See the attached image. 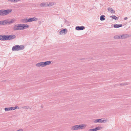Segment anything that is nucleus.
Segmentation results:
<instances>
[{
    "mask_svg": "<svg viewBox=\"0 0 131 131\" xmlns=\"http://www.w3.org/2000/svg\"><path fill=\"white\" fill-rule=\"evenodd\" d=\"M3 35H0V40H3Z\"/></svg>",
    "mask_w": 131,
    "mask_h": 131,
    "instance_id": "c756f323",
    "label": "nucleus"
},
{
    "mask_svg": "<svg viewBox=\"0 0 131 131\" xmlns=\"http://www.w3.org/2000/svg\"><path fill=\"white\" fill-rule=\"evenodd\" d=\"M30 21L32 22L34 21H35L37 20H38V19L36 17H34L33 18H30Z\"/></svg>",
    "mask_w": 131,
    "mask_h": 131,
    "instance_id": "aec40b11",
    "label": "nucleus"
},
{
    "mask_svg": "<svg viewBox=\"0 0 131 131\" xmlns=\"http://www.w3.org/2000/svg\"><path fill=\"white\" fill-rule=\"evenodd\" d=\"M79 129H83L85 128L86 126V125L85 124L78 125Z\"/></svg>",
    "mask_w": 131,
    "mask_h": 131,
    "instance_id": "9b49d317",
    "label": "nucleus"
},
{
    "mask_svg": "<svg viewBox=\"0 0 131 131\" xmlns=\"http://www.w3.org/2000/svg\"><path fill=\"white\" fill-rule=\"evenodd\" d=\"M88 131H95V128L90 129Z\"/></svg>",
    "mask_w": 131,
    "mask_h": 131,
    "instance_id": "bb28decb",
    "label": "nucleus"
},
{
    "mask_svg": "<svg viewBox=\"0 0 131 131\" xmlns=\"http://www.w3.org/2000/svg\"><path fill=\"white\" fill-rule=\"evenodd\" d=\"M102 128V127H96L95 128V131H96L97 130H99L101 129Z\"/></svg>",
    "mask_w": 131,
    "mask_h": 131,
    "instance_id": "b1692460",
    "label": "nucleus"
},
{
    "mask_svg": "<svg viewBox=\"0 0 131 131\" xmlns=\"http://www.w3.org/2000/svg\"><path fill=\"white\" fill-rule=\"evenodd\" d=\"M21 21L23 23H26V18L22 19L21 20Z\"/></svg>",
    "mask_w": 131,
    "mask_h": 131,
    "instance_id": "393cba45",
    "label": "nucleus"
},
{
    "mask_svg": "<svg viewBox=\"0 0 131 131\" xmlns=\"http://www.w3.org/2000/svg\"><path fill=\"white\" fill-rule=\"evenodd\" d=\"M56 4V3L54 2H49L48 4L47 3V6H52Z\"/></svg>",
    "mask_w": 131,
    "mask_h": 131,
    "instance_id": "412c9836",
    "label": "nucleus"
},
{
    "mask_svg": "<svg viewBox=\"0 0 131 131\" xmlns=\"http://www.w3.org/2000/svg\"><path fill=\"white\" fill-rule=\"evenodd\" d=\"M67 32V30L66 29H64L61 30V31L59 32V33L60 34H62L64 33V34H66Z\"/></svg>",
    "mask_w": 131,
    "mask_h": 131,
    "instance_id": "6e6552de",
    "label": "nucleus"
},
{
    "mask_svg": "<svg viewBox=\"0 0 131 131\" xmlns=\"http://www.w3.org/2000/svg\"><path fill=\"white\" fill-rule=\"evenodd\" d=\"M51 63V61H46L45 62H41L37 63L36 65L37 67H43L45 66L50 64Z\"/></svg>",
    "mask_w": 131,
    "mask_h": 131,
    "instance_id": "f03ea898",
    "label": "nucleus"
},
{
    "mask_svg": "<svg viewBox=\"0 0 131 131\" xmlns=\"http://www.w3.org/2000/svg\"><path fill=\"white\" fill-rule=\"evenodd\" d=\"M85 27L84 26H77L76 27V29L77 30H82L84 29Z\"/></svg>",
    "mask_w": 131,
    "mask_h": 131,
    "instance_id": "0eeeda50",
    "label": "nucleus"
},
{
    "mask_svg": "<svg viewBox=\"0 0 131 131\" xmlns=\"http://www.w3.org/2000/svg\"><path fill=\"white\" fill-rule=\"evenodd\" d=\"M30 18L28 19L26 18V23L28 22H31Z\"/></svg>",
    "mask_w": 131,
    "mask_h": 131,
    "instance_id": "a878e982",
    "label": "nucleus"
},
{
    "mask_svg": "<svg viewBox=\"0 0 131 131\" xmlns=\"http://www.w3.org/2000/svg\"><path fill=\"white\" fill-rule=\"evenodd\" d=\"M124 83V85H128L129 83Z\"/></svg>",
    "mask_w": 131,
    "mask_h": 131,
    "instance_id": "2f4dec72",
    "label": "nucleus"
},
{
    "mask_svg": "<svg viewBox=\"0 0 131 131\" xmlns=\"http://www.w3.org/2000/svg\"><path fill=\"white\" fill-rule=\"evenodd\" d=\"M79 129L78 125L73 126L71 127V130H76Z\"/></svg>",
    "mask_w": 131,
    "mask_h": 131,
    "instance_id": "9d476101",
    "label": "nucleus"
},
{
    "mask_svg": "<svg viewBox=\"0 0 131 131\" xmlns=\"http://www.w3.org/2000/svg\"><path fill=\"white\" fill-rule=\"evenodd\" d=\"M103 118L97 119L94 121V122L95 123H103L104 122H105V120H103Z\"/></svg>",
    "mask_w": 131,
    "mask_h": 131,
    "instance_id": "423d86ee",
    "label": "nucleus"
},
{
    "mask_svg": "<svg viewBox=\"0 0 131 131\" xmlns=\"http://www.w3.org/2000/svg\"><path fill=\"white\" fill-rule=\"evenodd\" d=\"M13 110H14L17 108H19V107L18 106H16L15 107H13Z\"/></svg>",
    "mask_w": 131,
    "mask_h": 131,
    "instance_id": "c85d7f7f",
    "label": "nucleus"
},
{
    "mask_svg": "<svg viewBox=\"0 0 131 131\" xmlns=\"http://www.w3.org/2000/svg\"><path fill=\"white\" fill-rule=\"evenodd\" d=\"M121 35H115L114 37V38L115 39H122Z\"/></svg>",
    "mask_w": 131,
    "mask_h": 131,
    "instance_id": "6ab92c4d",
    "label": "nucleus"
},
{
    "mask_svg": "<svg viewBox=\"0 0 131 131\" xmlns=\"http://www.w3.org/2000/svg\"><path fill=\"white\" fill-rule=\"evenodd\" d=\"M22 28L23 30L24 29H26L29 27V26L27 24H22Z\"/></svg>",
    "mask_w": 131,
    "mask_h": 131,
    "instance_id": "4468645a",
    "label": "nucleus"
},
{
    "mask_svg": "<svg viewBox=\"0 0 131 131\" xmlns=\"http://www.w3.org/2000/svg\"><path fill=\"white\" fill-rule=\"evenodd\" d=\"M3 41L8 40V35H3Z\"/></svg>",
    "mask_w": 131,
    "mask_h": 131,
    "instance_id": "2eb2a0df",
    "label": "nucleus"
},
{
    "mask_svg": "<svg viewBox=\"0 0 131 131\" xmlns=\"http://www.w3.org/2000/svg\"><path fill=\"white\" fill-rule=\"evenodd\" d=\"M5 111L13 110V107H6L4 108Z\"/></svg>",
    "mask_w": 131,
    "mask_h": 131,
    "instance_id": "dca6fc26",
    "label": "nucleus"
},
{
    "mask_svg": "<svg viewBox=\"0 0 131 131\" xmlns=\"http://www.w3.org/2000/svg\"><path fill=\"white\" fill-rule=\"evenodd\" d=\"M16 36L14 35H8V40H10L14 39L16 38Z\"/></svg>",
    "mask_w": 131,
    "mask_h": 131,
    "instance_id": "f8f14e48",
    "label": "nucleus"
},
{
    "mask_svg": "<svg viewBox=\"0 0 131 131\" xmlns=\"http://www.w3.org/2000/svg\"><path fill=\"white\" fill-rule=\"evenodd\" d=\"M110 17H111L112 19H114L116 20H117L118 19V18L115 15L110 16Z\"/></svg>",
    "mask_w": 131,
    "mask_h": 131,
    "instance_id": "4be33fe9",
    "label": "nucleus"
},
{
    "mask_svg": "<svg viewBox=\"0 0 131 131\" xmlns=\"http://www.w3.org/2000/svg\"><path fill=\"white\" fill-rule=\"evenodd\" d=\"M122 24H115L114 25V27L115 28H118L122 27Z\"/></svg>",
    "mask_w": 131,
    "mask_h": 131,
    "instance_id": "a211bd4d",
    "label": "nucleus"
},
{
    "mask_svg": "<svg viewBox=\"0 0 131 131\" xmlns=\"http://www.w3.org/2000/svg\"><path fill=\"white\" fill-rule=\"evenodd\" d=\"M16 21V19L15 18L11 19L10 21H9L8 19L5 20L3 21H0V25H9L14 23Z\"/></svg>",
    "mask_w": 131,
    "mask_h": 131,
    "instance_id": "f257e3e1",
    "label": "nucleus"
},
{
    "mask_svg": "<svg viewBox=\"0 0 131 131\" xmlns=\"http://www.w3.org/2000/svg\"><path fill=\"white\" fill-rule=\"evenodd\" d=\"M23 108L25 109H28L29 108V107L28 106H25L23 107Z\"/></svg>",
    "mask_w": 131,
    "mask_h": 131,
    "instance_id": "cd10ccee",
    "label": "nucleus"
},
{
    "mask_svg": "<svg viewBox=\"0 0 131 131\" xmlns=\"http://www.w3.org/2000/svg\"><path fill=\"white\" fill-rule=\"evenodd\" d=\"M40 6L42 7H47V3H42L40 4Z\"/></svg>",
    "mask_w": 131,
    "mask_h": 131,
    "instance_id": "ddd939ff",
    "label": "nucleus"
},
{
    "mask_svg": "<svg viewBox=\"0 0 131 131\" xmlns=\"http://www.w3.org/2000/svg\"><path fill=\"white\" fill-rule=\"evenodd\" d=\"M70 25V24L69 23V24H68V25L69 26V25Z\"/></svg>",
    "mask_w": 131,
    "mask_h": 131,
    "instance_id": "c9c22d12",
    "label": "nucleus"
},
{
    "mask_svg": "<svg viewBox=\"0 0 131 131\" xmlns=\"http://www.w3.org/2000/svg\"><path fill=\"white\" fill-rule=\"evenodd\" d=\"M68 22V24H69V22Z\"/></svg>",
    "mask_w": 131,
    "mask_h": 131,
    "instance_id": "e433bc0d",
    "label": "nucleus"
},
{
    "mask_svg": "<svg viewBox=\"0 0 131 131\" xmlns=\"http://www.w3.org/2000/svg\"><path fill=\"white\" fill-rule=\"evenodd\" d=\"M85 58H81L80 59L81 60H85Z\"/></svg>",
    "mask_w": 131,
    "mask_h": 131,
    "instance_id": "72a5a7b5",
    "label": "nucleus"
},
{
    "mask_svg": "<svg viewBox=\"0 0 131 131\" xmlns=\"http://www.w3.org/2000/svg\"><path fill=\"white\" fill-rule=\"evenodd\" d=\"M22 24H18L15 25L13 28L14 30H23Z\"/></svg>",
    "mask_w": 131,
    "mask_h": 131,
    "instance_id": "39448f33",
    "label": "nucleus"
},
{
    "mask_svg": "<svg viewBox=\"0 0 131 131\" xmlns=\"http://www.w3.org/2000/svg\"><path fill=\"white\" fill-rule=\"evenodd\" d=\"M105 16L104 15H102L100 17V20L101 21H103L105 20L104 17Z\"/></svg>",
    "mask_w": 131,
    "mask_h": 131,
    "instance_id": "5701e85b",
    "label": "nucleus"
},
{
    "mask_svg": "<svg viewBox=\"0 0 131 131\" xmlns=\"http://www.w3.org/2000/svg\"><path fill=\"white\" fill-rule=\"evenodd\" d=\"M24 48V46L23 45L19 46L16 45L13 47L12 48L13 51H17L22 50Z\"/></svg>",
    "mask_w": 131,
    "mask_h": 131,
    "instance_id": "7ed1b4c3",
    "label": "nucleus"
},
{
    "mask_svg": "<svg viewBox=\"0 0 131 131\" xmlns=\"http://www.w3.org/2000/svg\"><path fill=\"white\" fill-rule=\"evenodd\" d=\"M1 10L2 16H4L7 15L12 11V10L11 9L7 10L3 9Z\"/></svg>",
    "mask_w": 131,
    "mask_h": 131,
    "instance_id": "20e7f679",
    "label": "nucleus"
},
{
    "mask_svg": "<svg viewBox=\"0 0 131 131\" xmlns=\"http://www.w3.org/2000/svg\"><path fill=\"white\" fill-rule=\"evenodd\" d=\"M108 10L109 11H110V12L112 13H115V11L113 10V9L110 7H108L107 8Z\"/></svg>",
    "mask_w": 131,
    "mask_h": 131,
    "instance_id": "f3484780",
    "label": "nucleus"
},
{
    "mask_svg": "<svg viewBox=\"0 0 131 131\" xmlns=\"http://www.w3.org/2000/svg\"><path fill=\"white\" fill-rule=\"evenodd\" d=\"M124 85V83H122L120 84H118L117 85V86H119V85Z\"/></svg>",
    "mask_w": 131,
    "mask_h": 131,
    "instance_id": "7c9ffc66",
    "label": "nucleus"
},
{
    "mask_svg": "<svg viewBox=\"0 0 131 131\" xmlns=\"http://www.w3.org/2000/svg\"><path fill=\"white\" fill-rule=\"evenodd\" d=\"M127 19V17H125V18H124V20H126Z\"/></svg>",
    "mask_w": 131,
    "mask_h": 131,
    "instance_id": "473e14b6",
    "label": "nucleus"
},
{
    "mask_svg": "<svg viewBox=\"0 0 131 131\" xmlns=\"http://www.w3.org/2000/svg\"><path fill=\"white\" fill-rule=\"evenodd\" d=\"M130 36V35H129L128 34H123L121 36V39H124L128 38Z\"/></svg>",
    "mask_w": 131,
    "mask_h": 131,
    "instance_id": "1a4fd4ad",
    "label": "nucleus"
},
{
    "mask_svg": "<svg viewBox=\"0 0 131 131\" xmlns=\"http://www.w3.org/2000/svg\"><path fill=\"white\" fill-rule=\"evenodd\" d=\"M0 16H2V14H1V10H0Z\"/></svg>",
    "mask_w": 131,
    "mask_h": 131,
    "instance_id": "f704fd0d",
    "label": "nucleus"
}]
</instances>
